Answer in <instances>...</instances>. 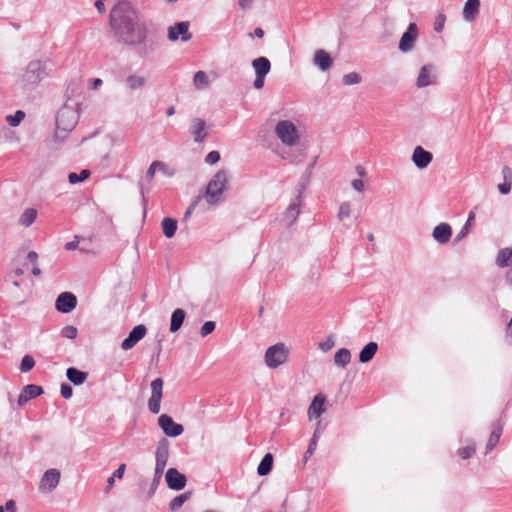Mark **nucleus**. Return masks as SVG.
<instances>
[{
  "label": "nucleus",
  "instance_id": "1",
  "mask_svg": "<svg viewBox=\"0 0 512 512\" xmlns=\"http://www.w3.org/2000/svg\"><path fill=\"white\" fill-rule=\"evenodd\" d=\"M110 24L123 43L131 46L145 44L147 28L128 5L119 4L111 10Z\"/></svg>",
  "mask_w": 512,
  "mask_h": 512
},
{
  "label": "nucleus",
  "instance_id": "2",
  "mask_svg": "<svg viewBox=\"0 0 512 512\" xmlns=\"http://www.w3.org/2000/svg\"><path fill=\"white\" fill-rule=\"evenodd\" d=\"M229 175L225 170L218 171L208 182L204 199L208 205L217 204L228 186Z\"/></svg>",
  "mask_w": 512,
  "mask_h": 512
},
{
  "label": "nucleus",
  "instance_id": "3",
  "mask_svg": "<svg viewBox=\"0 0 512 512\" xmlns=\"http://www.w3.org/2000/svg\"><path fill=\"white\" fill-rule=\"evenodd\" d=\"M274 133L280 142L286 147H293L300 140L298 129L290 120H281L277 122L274 128Z\"/></svg>",
  "mask_w": 512,
  "mask_h": 512
},
{
  "label": "nucleus",
  "instance_id": "4",
  "mask_svg": "<svg viewBox=\"0 0 512 512\" xmlns=\"http://www.w3.org/2000/svg\"><path fill=\"white\" fill-rule=\"evenodd\" d=\"M78 121L76 111L71 107H63L57 113L55 136L64 138L65 134L72 131Z\"/></svg>",
  "mask_w": 512,
  "mask_h": 512
},
{
  "label": "nucleus",
  "instance_id": "5",
  "mask_svg": "<svg viewBox=\"0 0 512 512\" xmlns=\"http://www.w3.org/2000/svg\"><path fill=\"white\" fill-rule=\"evenodd\" d=\"M46 76L45 65L39 60L28 63L22 75V83L25 88L36 87Z\"/></svg>",
  "mask_w": 512,
  "mask_h": 512
},
{
  "label": "nucleus",
  "instance_id": "6",
  "mask_svg": "<svg viewBox=\"0 0 512 512\" xmlns=\"http://www.w3.org/2000/svg\"><path fill=\"white\" fill-rule=\"evenodd\" d=\"M289 357V348L284 343H276L267 348L264 361L267 367L276 369L284 364Z\"/></svg>",
  "mask_w": 512,
  "mask_h": 512
},
{
  "label": "nucleus",
  "instance_id": "7",
  "mask_svg": "<svg viewBox=\"0 0 512 512\" xmlns=\"http://www.w3.org/2000/svg\"><path fill=\"white\" fill-rule=\"evenodd\" d=\"M169 459V442L161 439L155 451V472L153 483H158L164 473Z\"/></svg>",
  "mask_w": 512,
  "mask_h": 512
},
{
  "label": "nucleus",
  "instance_id": "8",
  "mask_svg": "<svg viewBox=\"0 0 512 512\" xmlns=\"http://www.w3.org/2000/svg\"><path fill=\"white\" fill-rule=\"evenodd\" d=\"M163 384L162 378H156L150 384L151 396L148 400V409L152 414H158L160 412Z\"/></svg>",
  "mask_w": 512,
  "mask_h": 512
},
{
  "label": "nucleus",
  "instance_id": "9",
  "mask_svg": "<svg viewBox=\"0 0 512 512\" xmlns=\"http://www.w3.org/2000/svg\"><path fill=\"white\" fill-rule=\"evenodd\" d=\"M418 28L415 23H410L406 29V31L402 34L398 49L402 53H409L411 52L416 44V41L418 39Z\"/></svg>",
  "mask_w": 512,
  "mask_h": 512
},
{
  "label": "nucleus",
  "instance_id": "10",
  "mask_svg": "<svg viewBox=\"0 0 512 512\" xmlns=\"http://www.w3.org/2000/svg\"><path fill=\"white\" fill-rule=\"evenodd\" d=\"M437 80V69L433 64H426L420 68L418 77L416 80V86L418 88H425L430 85H434Z\"/></svg>",
  "mask_w": 512,
  "mask_h": 512
},
{
  "label": "nucleus",
  "instance_id": "11",
  "mask_svg": "<svg viewBox=\"0 0 512 512\" xmlns=\"http://www.w3.org/2000/svg\"><path fill=\"white\" fill-rule=\"evenodd\" d=\"M158 425L168 437L180 436L184 431L183 426L176 423L173 418L167 414H162L158 418Z\"/></svg>",
  "mask_w": 512,
  "mask_h": 512
},
{
  "label": "nucleus",
  "instance_id": "12",
  "mask_svg": "<svg viewBox=\"0 0 512 512\" xmlns=\"http://www.w3.org/2000/svg\"><path fill=\"white\" fill-rule=\"evenodd\" d=\"M192 35L189 33V22H178L168 28V39L172 42L181 39L182 42H187L191 39Z\"/></svg>",
  "mask_w": 512,
  "mask_h": 512
},
{
  "label": "nucleus",
  "instance_id": "13",
  "mask_svg": "<svg viewBox=\"0 0 512 512\" xmlns=\"http://www.w3.org/2000/svg\"><path fill=\"white\" fill-rule=\"evenodd\" d=\"M60 480V472L57 469L47 470L41 478L39 490L44 493L53 491Z\"/></svg>",
  "mask_w": 512,
  "mask_h": 512
},
{
  "label": "nucleus",
  "instance_id": "14",
  "mask_svg": "<svg viewBox=\"0 0 512 512\" xmlns=\"http://www.w3.org/2000/svg\"><path fill=\"white\" fill-rule=\"evenodd\" d=\"M147 333L146 326L143 324L135 326L121 343V348L125 351L132 349Z\"/></svg>",
  "mask_w": 512,
  "mask_h": 512
},
{
  "label": "nucleus",
  "instance_id": "15",
  "mask_svg": "<svg viewBox=\"0 0 512 512\" xmlns=\"http://www.w3.org/2000/svg\"><path fill=\"white\" fill-rule=\"evenodd\" d=\"M77 305V299L74 294L71 292H63L61 293L55 302L56 309L61 313H70L73 309H75Z\"/></svg>",
  "mask_w": 512,
  "mask_h": 512
},
{
  "label": "nucleus",
  "instance_id": "16",
  "mask_svg": "<svg viewBox=\"0 0 512 512\" xmlns=\"http://www.w3.org/2000/svg\"><path fill=\"white\" fill-rule=\"evenodd\" d=\"M165 479L167 486L172 490H181L186 485V476L180 473L176 468H169Z\"/></svg>",
  "mask_w": 512,
  "mask_h": 512
},
{
  "label": "nucleus",
  "instance_id": "17",
  "mask_svg": "<svg viewBox=\"0 0 512 512\" xmlns=\"http://www.w3.org/2000/svg\"><path fill=\"white\" fill-rule=\"evenodd\" d=\"M433 155L421 146H416L413 150L412 161L418 169H425L432 162Z\"/></svg>",
  "mask_w": 512,
  "mask_h": 512
},
{
  "label": "nucleus",
  "instance_id": "18",
  "mask_svg": "<svg viewBox=\"0 0 512 512\" xmlns=\"http://www.w3.org/2000/svg\"><path fill=\"white\" fill-rule=\"evenodd\" d=\"M452 237V228L448 223L436 225L432 231V238L440 245L447 244Z\"/></svg>",
  "mask_w": 512,
  "mask_h": 512
},
{
  "label": "nucleus",
  "instance_id": "19",
  "mask_svg": "<svg viewBox=\"0 0 512 512\" xmlns=\"http://www.w3.org/2000/svg\"><path fill=\"white\" fill-rule=\"evenodd\" d=\"M189 132L194 138L196 143H201L207 136V126L205 120L202 118H194L191 121Z\"/></svg>",
  "mask_w": 512,
  "mask_h": 512
},
{
  "label": "nucleus",
  "instance_id": "20",
  "mask_svg": "<svg viewBox=\"0 0 512 512\" xmlns=\"http://www.w3.org/2000/svg\"><path fill=\"white\" fill-rule=\"evenodd\" d=\"M43 393V390L40 386L29 384L26 385L20 395L18 396L17 403L19 406L25 405L30 399L35 398Z\"/></svg>",
  "mask_w": 512,
  "mask_h": 512
},
{
  "label": "nucleus",
  "instance_id": "21",
  "mask_svg": "<svg viewBox=\"0 0 512 512\" xmlns=\"http://www.w3.org/2000/svg\"><path fill=\"white\" fill-rule=\"evenodd\" d=\"M300 207H301V196L298 195L290 202L288 208L286 209V211L284 213V220L288 225H291L296 221V219L300 213Z\"/></svg>",
  "mask_w": 512,
  "mask_h": 512
},
{
  "label": "nucleus",
  "instance_id": "22",
  "mask_svg": "<svg viewBox=\"0 0 512 512\" xmlns=\"http://www.w3.org/2000/svg\"><path fill=\"white\" fill-rule=\"evenodd\" d=\"M324 404H325V396L322 394H318L312 400L309 408H308V418L309 420L317 419L324 412Z\"/></svg>",
  "mask_w": 512,
  "mask_h": 512
},
{
  "label": "nucleus",
  "instance_id": "23",
  "mask_svg": "<svg viewBox=\"0 0 512 512\" xmlns=\"http://www.w3.org/2000/svg\"><path fill=\"white\" fill-rule=\"evenodd\" d=\"M252 67L255 75L266 77L271 70V63L268 58L261 56L252 61Z\"/></svg>",
  "mask_w": 512,
  "mask_h": 512
},
{
  "label": "nucleus",
  "instance_id": "24",
  "mask_svg": "<svg viewBox=\"0 0 512 512\" xmlns=\"http://www.w3.org/2000/svg\"><path fill=\"white\" fill-rule=\"evenodd\" d=\"M314 64L322 71H326L331 67L332 59L326 51L317 50L314 54Z\"/></svg>",
  "mask_w": 512,
  "mask_h": 512
},
{
  "label": "nucleus",
  "instance_id": "25",
  "mask_svg": "<svg viewBox=\"0 0 512 512\" xmlns=\"http://www.w3.org/2000/svg\"><path fill=\"white\" fill-rule=\"evenodd\" d=\"M66 376L74 385H82L88 377V374L77 368L70 367L66 370Z\"/></svg>",
  "mask_w": 512,
  "mask_h": 512
},
{
  "label": "nucleus",
  "instance_id": "26",
  "mask_svg": "<svg viewBox=\"0 0 512 512\" xmlns=\"http://www.w3.org/2000/svg\"><path fill=\"white\" fill-rule=\"evenodd\" d=\"M378 350V344L376 342H369L359 353V361L361 363L370 362L375 356Z\"/></svg>",
  "mask_w": 512,
  "mask_h": 512
},
{
  "label": "nucleus",
  "instance_id": "27",
  "mask_svg": "<svg viewBox=\"0 0 512 512\" xmlns=\"http://www.w3.org/2000/svg\"><path fill=\"white\" fill-rule=\"evenodd\" d=\"M479 7V0H467L463 8V18L466 21L473 20L479 11Z\"/></svg>",
  "mask_w": 512,
  "mask_h": 512
},
{
  "label": "nucleus",
  "instance_id": "28",
  "mask_svg": "<svg viewBox=\"0 0 512 512\" xmlns=\"http://www.w3.org/2000/svg\"><path fill=\"white\" fill-rule=\"evenodd\" d=\"M496 265L500 268L508 267L512 264V248H502L496 256Z\"/></svg>",
  "mask_w": 512,
  "mask_h": 512
},
{
  "label": "nucleus",
  "instance_id": "29",
  "mask_svg": "<svg viewBox=\"0 0 512 512\" xmlns=\"http://www.w3.org/2000/svg\"><path fill=\"white\" fill-rule=\"evenodd\" d=\"M502 434V426L500 423H494L493 429L489 436L488 442L486 444V453L492 451V449L497 445Z\"/></svg>",
  "mask_w": 512,
  "mask_h": 512
},
{
  "label": "nucleus",
  "instance_id": "30",
  "mask_svg": "<svg viewBox=\"0 0 512 512\" xmlns=\"http://www.w3.org/2000/svg\"><path fill=\"white\" fill-rule=\"evenodd\" d=\"M161 227L164 236L166 238H172L177 231L178 223L176 219L166 217L162 220Z\"/></svg>",
  "mask_w": 512,
  "mask_h": 512
},
{
  "label": "nucleus",
  "instance_id": "31",
  "mask_svg": "<svg viewBox=\"0 0 512 512\" xmlns=\"http://www.w3.org/2000/svg\"><path fill=\"white\" fill-rule=\"evenodd\" d=\"M184 319H185V311L183 309H176L173 311L172 315H171V320H170V331L172 333L174 332H177L183 322H184Z\"/></svg>",
  "mask_w": 512,
  "mask_h": 512
},
{
  "label": "nucleus",
  "instance_id": "32",
  "mask_svg": "<svg viewBox=\"0 0 512 512\" xmlns=\"http://www.w3.org/2000/svg\"><path fill=\"white\" fill-rule=\"evenodd\" d=\"M351 361V353L347 348H340L334 355V363L340 368L346 367Z\"/></svg>",
  "mask_w": 512,
  "mask_h": 512
},
{
  "label": "nucleus",
  "instance_id": "33",
  "mask_svg": "<svg viewBox=\"0 0 512 512\" xmlns=\"http://www.w3.org/2000/svg\"><path fill=\"white\" fill-rule=\"evenodd\" d=\"M272 465H273L272 454H270V453L265 454L264 457L262 458L260 464L258 465L257 473L260 476H265V475L269 474L272 469Z\"/></svg>",
  "mask_w": 512,
  "mask_h": 512
},
{
  "label": "nucleus",
  "instance_id": "34",
  "mask_svg": "<svg viewBox=\"0 0 512 512\" xmlns=\"http://www.w3.org/2000/svg\"><path fill=\"white\" fill-rule=\"evenodd\" d=\"M37 217V211L35 209H26L20 216L19 223L24 227H29L34 223Z\"/></svg>",
  "mask_w": 512,
  "mask_h": 512
},
{
  "label": "nucleus",
  "instance_id": "35",
  "mask_svg": "<svg viewBox=\"0 0 512 512\" xmlns=\"http://www.w3.org/2000/svg\"><path fill=\"white\" fill-rule=\"evenodd\" d=\"M193 85L196 89H206L209 87L208 76L204 71H197L193 78Z\"/></svg>",
  "mask_w": 512,
  "mask_h": 512
},
{
  "label": "nucleus",
  "instance_id": "36",
  "mask_svg": "<svg viewBox=\"0 0 512 512\" xmlns=\"http://www.w3.org/2000/svg\"><path fill=\"white\" fill-rule=\"evenodd\" d=\"M191 497V492H185L183 494H180L176 497H174L170 503H169V508L172 512H175L177 510H179L183 504L189 500Z\"/></svg>",
  "mask_w": 512,
  "mask_h": 512
},
{
  "label": "nucleus",
  "instance_id": "37",
  "mask_svg": "<svg viewBox=\"0 0 512 512\" xmlns=\"http://www.w3.org/2000/svg\"><path fill=\"white\" fill-rule=\"evenodd\" d=\"M126 83L131 90H137L145 85L146 79L139 75H129L126 79Z\"/></svg>",
  "mask_w": 512,
  "mask_h": 512
},
{
  "label": "nucleus",
  "instance_id": "38",
  "mask_svg": "<svg viewBox=\"0 0 512 512\" xmlns=\"http://www.w3.org/2000/svg\"><path fill=\"white\" fill-rule=\"evenodd\" d=\"M474 220H475V215L473 212H471L466 220V223L464 224V226L462 227L460 232L456 235V237L454 239L455 242L461 241L468 234L470 227L474 223Z\"/></svg>",
  "mask_w": 512,
  "mask_h": 512
},
{
  "label": "nucleus",
  "instance_id": "39",
  "mask_svg": "<svg viewBox=\"0 0 512 512\" xmlns=\"http://www.w3.org/2000/svg\"><path fill=\"white\" fill-rule=\"evenodd\" d=\"M90 176V171L83 169L79 174L71 172L68 175V180L71 184H77L86 180Z\"/></svg>",
  "mask_w": 512,
  "mask_h": 512
},
{
  "label": "nucleus",
  "instance_id": "40",
  "mask_svg": "<svg viewBox=\"0 0 512 512\" xmlns=\"http://www.w3.org/2000/svg\"><path fill=\"white\" fill-rule=\"evenodd\" d=\"M25 118V113L21 110H18L15 112V114L13 115H8L6 117V121L8 122V124L11 126V127H16L18 126L21 121Z\"/></svg>",
  "mask_w": 512,
  "mask_h": 512
},
{
  "label": "nucleus",
  "instance_id": "41",
  "mask_svg": "<svg viewBox=\"0 0 512 512\" xmlns=\"http://www.w3.org/2000/svg\"><path fill=\"white\" fill-rule=\"evenodd\" d=\"M342 81L347 86L356 85L361 82V76L356 72H350L343 76Z\"/></svg>",
  "mask_w": 512,
  "mask_h": 512
},
{
  "label": "nucleus",
  "instance_id": "42",
  "mask_svg": "<svg viewBox=\"0 0 512 512\" xmlns=\"http://www.w3.org/2000/svg\"><path fill=\"white\" fill-rule=\"evenodd\" d=\"M27 259L31 262L32 264V274L34 276H39L41 274V270L38 266V254L35 252V251H30L28 254H27Z\"/></svg>",
  "mask_w": 512,
  "mask_h": 512
},
{
  "label": "nucleus",
  "instance_id": "43",
  "mask_svg": "<svg viewBox=\"0 0 512 512\" xmlns=\"http://www.w3.org/2000/svg\"><path fill=\"white\" fill-rule=\"evenodd\" d=\"M351 214V204L350 202H343L341 203L338 211V219L340 221H343L350 217Z\"/></svg>",
  "mask_w": 512,
  "mask_h": 512
},
{
  "label": "nucleus",
  "instance_id": "44",
  "mask_svg": "<svg viewBox=\"0 0 512 512\" xmlns=\"http://www.w3.org/2000/svg\"><path fill=\"white\" fill-rule=\"evenodd\" d=\"M77 335H78V330L75 326L67 325L61 329V336L66 339L73 340L77 337Z\"/></svg>",
  "mask_w": 512,
  "mask_h": 512
},
{
  "label": "nucleus",
  "instance_id": "45",
  "mask_svg": "<svg viewBox=\"0 0 512 512\" xmlns=\"http://www.w3.org/2000/svg\"><path fill=\"white\" fill-rule=\"evenodd\" d=\"M319 433L316 430L311 438V441L309 443L308 449L305 452L304 459L307 460L309 456L313 455L315 452L317 443H318Z\"/></svg>",
  "mask_w": 512,
  "mask_h": 512
},
{
  "label": "nucleus",
  "instance_id": "46",
  "mask_svg": "<svg viewBox=\"0 0 512 512\" xmlns=\"http://www.w3.org/2000/svg\"><path fill=\"white\" fill-rule=\"evenodd\" d=\"M34 365V359L31 356L26 355L21 360L20 370L24 373L29 372L34 367Z\"/></svg>",
  "mask_w": 512,
  "mask_h": 512
},
{
  "label": "nucleus",
  "instance_id": "47",
  "mask_svg": "<svg viewBox=\"0 0 512 512\" xmlns=\"http://www.w3.org/2000/svg\"><path fill=\"white\" fill-rule=\"evenodd\" d=\"M215 327H216V323L214 321L205 322L200 329V335L202 337L208 336L209 334H211L214 331Z\"/></svg>",
  "mask_w": 512,
  "mask_h": 512
},
{
  "label": "nucleus",
  "instance_id": "48",
  "mask_svg": "<svg viewBox=\"0 0 512 512\" xmlns=\"http://www.w3.org/2000/svg\"><path fill=\"white\" fill-rule=\"evenodd\" d=\"M446 22V16L443 13H440L436 16L435 22H434V30L437 33H440L445 25Z\"/></svg>",
  "mask_w": 512,
  "mask_h": 512
},
{
  "label": "nucleus",
  "instance_id": "49",
  "mask_svg": "<svg viewBox=\"0 0 512 512\" xmlns=\"http://www.w3.org/2000/svg\"><path fill=\"white\" fill-rule=\"evenodd\" d=\"M474 452H475V447H474V445H471V446H466L464 448L459 449L458 455L462 459H468L474 454Z\"/></svg>",
  "mask_w": 512,
  "mask_h": 512
},
{
  "label": "nucleus",
  "instance_id": "50",
  "mask_svg": "<svg viewBox=\"0 0 512 512\" xmlns=\"http://www.w3.org/2000/svg\"><path fill=\"white\" fill-rule=\"evenodd\" d=\"M201 200V197H196L194 199V201L188 206L187 210L185 211L184 213V217H183V220L184 221H187L190 216L192 215V213L194 212L195 208L197 207L199 201Z\"/></svg>",
  "mask_w": 512,
  "mask_h": 512
},
{
  "label": "nucleus",
  "instance_id": "51",
  "mask_svg": "<svg viewBox=\"0 0 512 512\" xmlns=\"http://www.w3.org/2000/svg\"><path fill=\"white\" fill-rule=\"evenodd\" d=\"M220 160V153L218 151H211L205 157V162L209 165L216 164Z\"/></svg>",
  "mask_w": 512,
  "mask_h": 512
},
{
  "label": "nucleus",
  "instance_id": "52",
  "mask_svg": "<svg viewBox=\"0 0 512 512\" xmlns=\"http://www.w3.org/2000/svg\"><path fill=\"white\" fill-rule=\"evenodd\" d=\"M335 345V341L332 337H328L325 341L321 342L319 344V348L323 352H328L331 350Z\"/></svg>",
  "mask_w": 512,
  "mask_h": 512
},
{
  "label": "nucleus",
  "instance_id": "53",
  "mask_svg": "<svg viewBox=\"0 0 512 512\" xmlns=\"http://www.w3.org/2000/svg\"><path fill=\"white\" fill-rule=\"evenodd\" d=\"M61 396L65 399H69L73 395V389L69 384L63 383L60 387Z\"/></svg>",
  "mask_w": 512,
  "mask_h": 512
},
{
  "label": "nucleus",
  "instance_id": "54",
  "mask_svg": "<svg viewBox=\"0 0 512 512\" xmlns=\"http://www.w3.org/2000/svg\"><path fill=\"white\" fill-rule=\"evenodd\" d=\"M352 188L358 193H363L365 189V183L362 179H354L351 181Z\"/></svg>",
  "mask_w": 512,
  "mask_h": 512
},
{
  "label": "nucleus",
  "instance_id": "55",
  "mask_svg": "<svg viewBox=\"0 0 512 512\" xmlns=\"http://www.w3.org/2000/svg\"><path fill=\"white\" fill-rule=\"evenodd\" d=\"M158 166H161L160 165V161H153L151 163V165L149 166L148 170H147V173H146V177L149 179V180H152L154 175H155V172L158 171Z\"/></svg>",
  "mask_w": 512,
  "mask_h": 512
},
{
  "label": "nucleus",
  "instance_id": "56",
  "mask_svg": "<svg viewBox=\"0 0 512 512\" xmlns=\"http://www.w3.org/2000/svg\"><path fill=\"white\" fill-rule=\"evenodd\" d=\"M160 165L161 166H158L159 172H161L162 174H164L167 177H172L174 175L173 169H171L169 166H167L166 164H164L161 161H160Z\"/></svg>",
  "mask_w": 512,
  "mask_h": 512
},
{
  "label": "nucleus",
  "instance_id": "57",
  "mask_svg": "<svg viewBox=\"0 0 512 512\" xmlns=\"http://www.w3.org/2000/svg\"><path fill=\"white\" fill-rule=\"evenodd\" d=\"M511 186V181H504V183L498 185V190L501 194L507 195L511 191Z\"/></svg>",
  "mask_w": 512,
  "mask_h": 512
},
{
  "label": "nucleus",
  "instance_id": "58",
  "mask_svg": "<svg viewBox=\"0 0 512 512\" xmlns=\"http://www.w3.org/2000/svg\"><path fill=\"white\" fill-rule=\"evenodd\" d=\"M265 83V76L255 75L253 86L255 89H262Z\"/></svg>",
  "mask_w": 512,
  "mask_h": 512
},
{
  "label": "nucleus",
  "instance_id": "59",
  "mask_svg": "<svg viewBox=\"0 0 512 512\" xmlns=\"http://www.w3.org/2000/svg\"><path fill=\"white\" fill-rule=\"evenodd\" d=\"M125 470H126V465L120 464L119 467L114 471L112 476H114L115 478L121 479L125 473Z\"/></svg>",
  "mask_w": 512,
  "mask_h": 512
},
{
  "label": "nucleus",
  "instance_id": "60",
  "mask_svg": "<svg viewBox=\"0 0 512 512\" xmlns=\"http://www.w3.org/2000/svg\"><path fill=\"white\" fill-rule=\"evenodd\" d=\"M254 0H238V5L242 10H248L252 7Z\"/></svg>",
  "mask_w": 512,
  "mask_h": 512
},
{
  "label": "nucleus",
  "instance_id": "61",
  "mask_svg": "<svg viewBox=\"0 0 512 512\" xmlns=\"http://www.w3.org/2000/svg\"><path fill=\"white\" fill-rule=\"evenodd\" d=\"M502 174H503L504 181L512 182V171L508 166H504L502 168Z\"/></svg>",
  "mask_w": 512,
  "mask_h": 512
},
{
  "label": "nucleus",
  "instance_id": "62",
  "mask_svg": "<svg viewBox=\"0 0 512 512\" xmlns=\"http://www.w3.org/2000/svg\"><path fill=\"white\" fill-rule=\"evenodd\" d=\"M3 507H4L5 512H16L15 502L13 500H8L5 503V506H3Z\"/></svg>",
  "mask_w": 512,
  "mask_h": 512
},
{
  "label": "nucleus",
  "instance_id": "63",
  "mask_svg": "<svg viewBox=\"0 0 512 512\" xmlns=\"http://www.w3.org/2000/svg\"><path fill=\"white\" fill-rule=\"evenodd\" d=\"M78 244H79L78 237H75V240L67 242L65 244V249L66 250H75L78 247Z\"/></svg>",
  "mask_w": 512,
  "mask_h": 512
},
{
  "label": "nucleus",
  "instance_id": "64",
  "mask_svg": "<svg viewBox=\"0 0 512 512\" xmlns=\"http://www.w3.org/2000/svg\"><path fill=\"white\" fill-rule=\"evenodd\" d=\"M355 172L357 173L360 179L366 176V170L362 165H357L355 167Z\"/></svg>",
  "mask_w": 512,
  "mask_h": 512
}]
</instances>
